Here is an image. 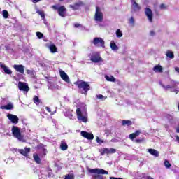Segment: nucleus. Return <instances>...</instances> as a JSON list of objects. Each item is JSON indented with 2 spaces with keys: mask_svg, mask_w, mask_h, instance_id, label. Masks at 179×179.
I'll return each mask as SVG.
<instances>
[{
  "mask_svg": "<svg viewBox=\"0 0 179 179\" xmlns=\"http://www.w3.org/2000/svg\"><path fill=\"white\" fill-rule=\"evenodd\" d=\"M80 134H81V136H83V138H85V139H88V141H92V140L94 139V136L92 133L82 131Z\"/></svg>",
  "mask_w": 179,
  "mask_h": 179,
  "instance_id": "nucleus-12",
  "label": "nucleus"
},
{
  "mask_svg": "<svg viewBox=\"0 0 179 179\" xmlns=\"http://www.w3.org/2000/svg\"><path fill=\"white\" fill-rule=\"evenodd\" d=\"M176 140L178 141L179 143V136H176Z\"/></svg>",
  "mask_w": 179,
  "mask_h": 179,
  "instance_id": "nucleus-52",
  "label": "nucleus"
},
{
  "mask_svg": "<svg viewBox=\"0 0 179 179\" xmlns=\"http://www.w3.org/2000/svg\"><path fill=\"white\" fill-rule=\"evenodd\" d=\"M162 87L164 88V89H173L172 86L171 85H162Z\"/></svg>",
  "mask_w": 179,
  "mask_h": 179,
  "instance_id": "nucleus-41",
  "label": "nucleus"
},
{
  "mask_svg": "<svg viewBox=\"0 0 179 179\" xmlns=\"http://www.w3.org/2000/svg\"><path fill=\"white\" fill-rule=\"evenodd\" d=\"M75 85L78 87V89H79L81 94L87 96V92L90 90V84L86 81L80 80L75 83Z\"/></svg>",
  "mask_w": 179,
  "mask_h": 179,
  "instance_id": "nucleus-2",
  "label": "nucleus"
},
{
  "mask_svg": "<svg viewBox=\"0 0 179 179\" xmlns=\"http://www.w3.org/2000/svg\"><path fill=\"white\" fill-rule=\"evenodd\" d=\"M27 73L31 76H34V71L31 70H27Z\"/></svg>",
  "mask_w": 179,
  "mask_h": 179,
  "instance_id": "nucleus-39",
  "label": "nucleus"
},
{
  "mask_svg": "<svg viewBox=\"0 0 179 179\" xmlns=\"http://www.w3.org/2000/svg\"><path fill=\"white\" fill-rule=\"evenodd\" d=\"M129 23H131V24H134V23H135V19H134V17H131L129 19Z\"/></svg>",
  "mask_w": 179,
  "mask_h": 179,
  "instance_id": "nucleus-44",
  "label": "nucleus"
},
{
  "mask_svg": "<svg viewBox=\"0 0 179 179\" xmlns=\"http://www.w3.org/2000/svg\"><path fill=\"white\" fill-rule=\"evenodd\" d=\"M178 110L179 111V103H178Z\"/></svg>",
  "mask_w": 179,
  "mask_h": 179,
  "instance_id": "nucleus-54",
  "label": "nucleus"
},
{
  "mask_svg": "<svg viewBox=\"0 0 179 179\" xmlns=\"http://www.w3.org/2000/svg\"><path fill=\"white\" fill-rule=\"evenodd\" d=\"M145 15L150 23H153V11L149 7H146L145 9Z\"/></svg>",
  "mask_w": 179,
  "mask_h": 179,
  "instance_id": "nucleus-9",
  "label": "nucleus"
},
{
  "mask_svg": "<svg viewBox=\"0 0 179 179\" xmlns=\"http://www.w3.org/2000/svg\"><path fill=\"white\" fill-rule=\"evenodd\" d=\"M45 110H46V111H48V113H51V108L50 107L46 106Z\"/></svg>",
  "mask_w": 179,
  "mask_h": 179,
  "instance_id": "nucleus-49",
  "label": "nucleus"
},
{
  "mask_svg": "<svg viewBox=\"0 0 179 179\" xmlns=\"http://www.w3.org/2000/svg\"><path fill=\"white\" fill-rule=\"evenodd\" d=\"M167 8H169V6H166V4H164V3H162L159 6V9H161V10H166V9H167Z\"/></svg>",
  "mask_w": 179,
  "mask_h": 179,
  "instance_id": "nucleus-35",
  "label": "nucleus"
},
{
  "mask_svg": "<svg viewBox=\"0 0 179 179\" xmlns=\"http://www.w3.org/2000/svg\"><path fill=\"white\" fill-rule=\"evenodd\" d=\"M105 78L108 82H115V78H114V76H111L110 77L108 76H106Z\"/></svg>",
  "mask_w": 179,
  "mask_h": 179,
  "instance_id": "nucleus-31",
  "label": "nucleus"
},
{
  "mask_svg": "<svg viewBox=\"0 0 179 179\" xmlns=\"http://www.w3.org/2000/svg\"><path fill=\"white\" fill-rule=\"evenodd\" d=\"M122 127H131L132 125V121L131 120H122Z\"/></svg>",
  "mask_w": 179,
  "mask_h": 179,
  "instance_id": "nucleus-25",
  "label": "nucleus"
},
{
  "mask_svg": "<svg viewBox=\"0 0 179 179\" xmlns=\"http://www.w3.org/2000/svg\"><path fill=\"white\" fill-rule=\"evenodd\" d=\"M143 141H145L143 138H142V139H136L135 142H136V143H142V142H143Z\"/></svg>",
  "mask_w": 179,
  "mask_h": 179,
  "instance_id": "nucleus-43",
  "label": "nucleus"
},
{
  "mask_svg": "<svg viewBox=\"0 0 179 179\" xmlns=\"http://www.w3.org/2000/svg\"><path fill=\"white\" fill-rule=\"evenodd\" d=\"M166 55L168 58H170L171 59H173V58H174V53L170 50L166 51Z\"/></svg>",
  "mask_w": 179,
  "mask_h": 179,
  "instance_id": "nucleus-29",
  "label": "nucleus"
},
{
  "mask_svg": "<svg viewBox=\"0 0 179 179\" xmlns=\"http://www.w3.org/2000/svg\"><path fill=\"white\" fill-rule=\"evenodd\" d=\"M110 48L113 51H117V50H118V46H117V44H115V43H114V41H111L110 42Z\"/></svg>",
  "mask_w": 179,
  "mask_h": 179,
  "instance_id": "nucleus-28",
  "label": "nucleus"
},
{
  "mask_svg": "<svg viewBox=\"0 0 179 179\" xmlns=\"http://www.w3.org/2000/svg\"><path fill=\"white\" fill-rule=\"evenodd\" d=\"M164 166L166 167V169H170V167H171V164H170V162L166 159L164 161Z\"/></svg>",
  "mask_w": 179,
  "mask_h": 179,
  "instance_id": "nucleus-36",
  "label": "nucleus"
},
{
  "mask_svg": "<svg viewBox=\"0 0 179 179\" xmlns=\"http://www.w3.org/2000/svg\"><path fill=\"white\" fill-rule=\"evenodd\" d=\"M36 36L39 39H41L43 37H44V34H43L41 32H36Z\"/></svg>",
  "mask_w": 179,
  "mask_h": 179,
  "instance_id": "nucleus-38",
  "label": "nucleus"
},
{
  "mask_svg": "<svg viewBox=\"0 0 179 179\" xmlns=\"http://www.w3.org/2000/svg\"><path fill=\"white\" fill-rule=\"evenodd\" d=\"M153 71L154 72H159V73H162V72H163V67L160 65H156L154 66Z\"/></svg>",
  "mask_w": 179,
  "mask_h": 179,
  "instance_id": "nucleus-23",
  "label": "nucleus"
},
{
  "mask_svg": "<svg viewBox=\"0 0 179 179\" xmlns=\"http://www.w3.org/2000/svg\"><path fill=\"white\" fill-rule=\"evenodd\" d=\"M7 117L13 124H18L19 123V117L15 115H12L10 113L7 115Z\"/></svg>",
  "mask_w": 179,
  "mask_h": 179,
  "instance_id": "nucleus-13",
  "label": "nucleus"
},
{
  "mask_svg": "<svg viewBox=\"0 0 179 179\" xmlns=\"http://www.w3.org/2000/svg\"><path fill=\"white\" fill-rule=\"evenodd\" d=\"M150 36H155V33L153 31L150 32Z\"/></svg>",
  "mask_w": 179,
  "mask_h": 179,
  "instance_id": "nucleus-51",
  "label": "nucleus"
},
{
  "mask_svg": "<svg viewBox=\"0 0 179 179\" xmlns=\"http://www.w3.org/2000/svg\"><path fill=\"white\" fill-rule=\"evenodd\" d=\"M90 61L94 64H97L98 62H101V61H103V58L100 57V53L94 52L90 57Z\"/></svg>",
  "mask_w": 179,
  "mask_h": 179,
  "instance_id": "nucleus-8",
  "label": "nucleus"
},
{
  "mask_svg": "<svg viewBox=\"0 0 179 179\" xmlns=\"http://www.w3.org/2000/svg\"><path fill=\"white\" fill-rule=\"evenodd\" d=\"M0 66L6 75H10L12 73V70L9 69L6 66H5V64L1 63Z\"/></svg>",
  "mask_w": 179,
  "mask_h": 179,
  "instance_id": "nucleus-20",
  "label": "nucleus"
},
{
  "mask_svg": "<svg viewBox=\"0 0 179 179\" xmlns=\"http://www.w3.org/2000/svg\"><path fill=\"white\" fill-rule=\"evenodd\" d=\"M116 36L117 37H118V38H120V37H122V31H121V29H117Z\"/></svg>",
  "mask_w": 179,
  "mask_h": 179,
  "instance_id": "nucleus-34",
  "label": "nucleus"
},
{
  "mask_svg": "<svg viewBox=\"0 0 179 179\" xmlns=\"http://www.w3.org/2000/svg\"><path fill=\"white\" fill-rule=\"evenodd\" d=\"M30 148H24V150L20 149L19 150V153H20V155H22V156H25V157H27V156H29V153H30Z\"/></svg>",
  "mask_w": 179,
  "mask_h": 179,
  "instance_id": "nucleus-16",
  "label": "nucleus"
},
{
  "mask_svg": "<svg viewBox=\"0 0 179 179\" xmlns=\"http://www.w3.org/2000/svg\"><path fill=\"white\" fill-rule=\"evenodd\" d=\"M52 8L54 9V10H57L58 15H59L62 17H65V15H66V8L65 6H62L58 7L57 5H53L52 6Z\"/></svg>",
  "mask_w": 179,
  "mask_h": 179,
  "instance_id": "nucleus-4",
  "label": "nucleus"
},
{
  "mask_svg": "<svg viewBox=\"0 0 179 179\" xmlns=\"http://www.w3.org/2000/svg\"><path fill=\"white\" fill-rule=\"evenodd\" d=\"M97 99L101 100V99H104V96H103V94H99L96 96Z\"/></svg>",
  "mask_w": 179,
  "mask_h": 179,
  "instance_id": "nucleus-48",
  "label": "nucleus"
},
{
  "mask_svg": "<svg viewBox=\"0 0 179 179\" xmlns=\"http://www.w3.org/2000/svg\"><path fill=\"white\" fill-rule=\"evenodd\" d=\"M131 7L133 8L134 10H141V6H139L137 3L136 1L135 0H131Z\"/></svg>",
  "mask_w": 179,
  "mask_h": 179,
  "instance_id": "nucleus-18",
  "label": "nucleus"
},
{
  "mask_svg": "<svg viewBox=\"0 0 179 179\" xmlns=\"http://www.w3.org/2000/svg\"><path fill=\"white\" fill-rule=\"evenodd\" d=\"M105 134H106V135H107V136H108L110 135V134H111V130L106 129L105 130Z\"/></svg>",
  "mask_w": 179,
  "mask_h": 179,
  "instance_id": "nucleus-45",
  "label": "nucleus"
},
{
  "mask_svg": "<svg viewBox=\"0 0 179 179\" xmlns=\"http://www.w3.org/2000/svg\"><path fill=\"white\" fill-rule=\"evenodd\" d=\"M37 13H38V15H40L41 17H42V19H45V14H44V13L43 11H37Z\"/></svg>",
  "mask_w": 179,
  "mask_h": 179,
  "instance_id": "nucleus-37",
  "label": "nucleus"
},
{
  "mask_svg": "<svg viewBox=\"0 0 179 179\" xmlns=\"http://www.w3.org/2000/svg\"><path fill=\"white\" fill-rule=\"evenodd\" d=\"M171 86H172L173 89L177 87V85H178V83L174 81L173 80H171L170 81Z\"/></svg>",
  "mask_w": 179,
  "mask_h": 179,
  "instance_id": "nucleus-33",
  "label": "nucleus"
},
{
  "mask_svg": "<svg viewBox=\"0 0 179 179\" xmlns=\"http://www.w3.org/2000/svg\"><path fill=\"white\" fill-rule=\"evenodd\" d=\"M33 157L37 164H41V159H40V157L37 154H34Z\"/></svg>",
  "mask_w": 179,
  "mask_h": 179,
  "instance_id": "nucleus-24",
  "label": "nucleus"
},
{
  "mask_svg": "<svg viewBox=\"0 0 179 179\" xmlns=\"http://www.w3.org/2000/svg\"><path fill=\"white\" fill-rule=\"evenodd\" d=\"M92 43L95 47H101L102 48H106V43L104 42V40H103L102 38H94L93 39Z\"/></svg>",
  "mask_w": 179,
  "mask_h": 179,
  "instance_id": "nucleus-6",
  "label": "nucleus"
},
{
  "mask_svg": "<svg viewBox=\"0 0 179 179\" xmlns=\"http://www.w3.org/2000/svg\"><path fill=\"white\" fill-rule=\"evenodd\" d=\"M148 153L150 155H152V156H155V157H159V151L153 149V148H150L148 150Z\"/></svg>",
  "mask_w": 179,
  "mask_h": 179,
  "instance_id": "nucleus-21",
  "label": "nucleus"
},
{
  "mask_svg": "<svg viewBox=\"0 0 179 179\" xmlns=\"http://www.w3.org/2000/svg\"><path fill=\"white\" fill-rule=\"evenodd\" d=\"M60 77L62 79H63V80H64V82H69V77L68 76V74H66V73L62 70L60 71Z\"/></svg>",
  "mask_w": 179,
  "mask_h": 179,
  "instance_id": "nucleus-19",
  "label": "nucleus"
},
{
  "mask_svg": "<svg viewBox=\"0 0 179 179\" xmlns=\"http://www.w3.org/2000/svg\"><path fill=\"white\" fill-rule=\"evenodd\" d=\"M65 0H59V2H64Z\"/></svg>",
  "mask_w": 179,
  "mask_h": 179,
  "instance_id": "nucleus-53",
  "label": "nucleus"
},
{
  "mask_svg": "<svg viewBox=\"0 0 179 179\" xmlns=\"http://www.w3.org/2000/svg\"><path fill=\"white\" fill-rule=\"evenodd\" d=\"M141 135V131L136 130L134 133H132L129 134V138L131 139V141H134V139H136V138H138Z\"/></svg>",
  "mask_w": 179,
  "mask_h": 179,
  "instance_id": "nucleus-17",
  "label": "nucleus"
},
{
  "mask_svg": "<svg viewBox=\"0 0 179 179\" xmlns=\"http://www.w3.org/2000/svg\"><path fill=\"white\" fill-rule=\"evenodd\" d=\"M74 27L76 29H78V27H82V24H80L79 23H76V24H74Z\"/></svg>",
  "mask_w": 179,
  "mask_h": 179,
  "instance_id": "nucleus-47",
  "label": "nucleus"
},
{
  "mask_svg": "<svg viewBox=\"0 0 179 179\" xmlns=\"http://www.w3.org/2000/svg\"><path fill=\"white\" fill-rule=\"evenodd\" d=\"M96 142H97V143H103L104 140H101V139H100V138L96 137Z\"/></svg>",
  "mask_w": 179,
  "mask_h": 179,
  "instance_id": "nucleus-42",
  "label": "nucleus"
},
{
  "mask_svg": "<svg viewBox=\"0 0 179 179\" xmlns=\"http://www.w3.org/2000/svg\"><path fill=\"white\" fill-rule=\"evenodd\" d=\"M33 101L36 106H38L40 104V99L36 95L33 98Z\"/></svg>",
  "mask_w": 179,
  "mask_h": 179,
  "instance_id": "nucleus-30",
  "label": "nucleus"
},
{
  "mask_svg": "<svg viewBox=\"0 0 179 179\" xmlns=\"http://www.w3.org/2000/svg\"><path fill=\"white\" fill-rule=\"evenodd\" d=\"M11 131L14 138H17L19 141H23V136H22V133L20 132L19 127L13 126Z\"/></svg>",
  "mask_w": 179,
  "mask_h": 179,
  "instance_id": "nucleus-3",
  "label": "nucleus"
},
{
  "mask_svg": "<svg viewBox=\"0 0 179 179\" xmlns=\"http://www.w3.org/2000/svg\"><path fill=\"white\" fill-rule=\"evenodd\" d=\"M74 176L73 174H67L64 179H73Z\"/></svg>",
  "mask_w": 179,
  "mask_h": 179,
  "instance_id": "nucleus-40",
  "label": "nucleus"
},
{
  "mask_svg": "<svg viewBox=\"0 0 179 179\" xmlns=\"http://www.w3.org/2000/svg\"><path fill=\"white\" fill-rule=\"evenodd\" d=\"M0 108L1 110H13V104L10 102L7 105L1 106Z\"/></svg>",
  "mask_w": 179,
  "mask_h": 179,
  "instance_id": "nucleus-22",
  "label": "nucleus"
},
{
  "mask_svg": "<svg viewBox=\"0 0 179 179\" xmlns=\"http://www.w3.org/2000/svg\"><path fill=\"white\" fill-rule=\"evenodd\" d=\"M13 68L15 71H17V72L22 73V75L24 73V66L22 64H15L13 65Z\"/></svg>",
  "mask_w": 179,
  "mask_h": 179,
  "instance_id": "nucleus-14",
  "label": "nucleus"
},
{
  "mask_svg": "<svg viewBox=\"0 0 179 179\" xmlns=\"http://www.w3.org/2000/svg\"><path fill=\"white\" fill-rule=\"evenodd\" d=\"M41 147L43 148V155H47V149L44 148V145H41Z\"/></svg>",
  "mask_w": 179,
  "mask_h": 179,
  "instance_id": "nucleus-46",
  "label": "nucleus"
},
{
  "mask_svg": "<svg viewBox=\"0 0 179 179\" xmlns=\"http://www.w3.org/2000/svg\"><path fill=\"white\" fill-rule=\"evenodd\" d=\"M88 171L92 173V179H106V177L101 174H108V171L99 168L90 169Z\"/></svg>",
  "mask_w": 179,
  "mask_h": 179,
  "instance_id": "nucleus-1",
  "label": "nucleus"
},
{
  "mask_svg": "<svg viewBox=\"0 0 179 179\" xmlns=\"http://www.w3.org/2000/svg\"><path fill=\"white\" fill-rule=\"evenodd\" d=\"M18 89L22 92H29V90H30V88L29 87V85L27 83L20 81L18 83Z\"/></svg>",
  "mask_w": 179,
  "mask_h": 179,
  "instance_id": "nucleus-10",
  "label": "nucleus"
},
{
  "mask_svg": "<svg viewBox=\"0 0 179 179\" xmlns=\"http://www.w3.org/2000/svg\"><path fill=\"white\" fill-rule=\"evenodd\" d=\"M80 6H83V2L78 1L77 3H75L74 5H70L69 8H71L73 10H78V9L80 8Z\"/></svg>",
  "mask_w": 179,
  "mask_h": 179,
  "instance_id": "nucleus-15",
  "label": "nucleus"
},
{
  "mask_svg": "<svg viewBox=\"0 0 179 179\" xmlns=\"http://www.w3.org/2000/svg\"><path fill=\"white\" fill-rule=\"evenodd\" d=\"M76 115H77V118L78 120V121H82V122H87L88 120H87V117L86 116H83V114L82 113V110H80V108H78L76 109Z\"/></svg>",
  "mask_w": 179,
  "mask_h": 179,
  "instance_id": "nucleus-7",
  "label": "nucleus"
},
{
  "mask_svg": "<svg viewBox=\"0 0 179 179\" xmlns=\"http://www.w3.org/2000/svg\"><path fill=\"white\" fill-rule=\"evenodd\" d=\"M50 50L52 53H55L57 52V51L58 50V49L57 48V46H55V45L52 44L49 46Z\"/></svg>",
  "mask_w": 179,
  "mask_h": 179,
  "instance_id": "nucleus-26",
  "label": "nucleus"
},
{
  "mask_svg": "<svg viewBox=\"0 0 179 179\" xmlns=\"http://www.w3.org/2000/svg\"><path fill=\"white\" fill-rule=\"evenodd\" d=\"M33 3H37L38 2H40L41 0H31Z\"/></svg>",
  "mask_w": 179,
  "mask_h": 179,
  "instance_id": "nucleus-50",
  "label": "nucleus"
},
{
  "mask_svg": "<svg viewBox=\"0 0 179 179\" xmlns=\"http://www.w3.org/2000/svg\"><path fill=\"white\" fill-rule=\"evenodd\" d=\"M104 16L103 15V13L101 12V10L100 9V7H96V11H95V15H94V20L95 22H103Z\"/></svg>",
  "mask_w": 179,
  "mask_h": 179,
  "instance_id": "nucleus-5",
  "label": "nucleus"
},
{
  "mask_svg": "<svg viewBox=\"0 0 179 179\" xmlns=\"http://www.w3.org/2000/svg\"><path fill=\"white\" fill-rule=\"evenodd\" d=\"M3 17H4V19H8L9 17V13H8V10H3Z\"/></svg>",
  "mask_w": 179,
  "mask_h": 179,
  "instance_id": "nucleus-32",
  "label": "nucleus"
},
{
  "mask_svg": "<svg viewBox=\"0 0 179 179\" xmlns=\"http://www.w3.org/2000/svg\"><path fill=\"white\" fill-rule=\"evenodd\" d=\"M60 149L62 150H66L68 149V144L64 141H62L60 144Z\"/></svg>",
  "mask_w": 179,
  "mask_h": 179,
  "instance_id": "nucleus-27",
  "label": "nucleus"
},
{
  "mask_svg": "<svg viewBox=\"0 0 179 179\" xmlns=\"http://www.w3.org/2000/svg\"><path fill=\"white\" fill-rule=\"evenodd\" d=\"M115 152H117L115 148H103L101 150V156H104V155H113V153H115Z\"/></svg>",
  "mask_w": 179,
  "mask_h": 179,
  "instance_id": "nucleus-11",
  "label": "nucleus"
}]
</instances>
